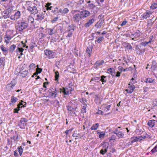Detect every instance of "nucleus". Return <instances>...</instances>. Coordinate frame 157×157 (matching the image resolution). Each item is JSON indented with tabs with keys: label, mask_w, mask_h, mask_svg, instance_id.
<instances>
[{
	"label": "nucleus",
	"mask_w": 157,
	"mask_h": 157,
	"mask_svg": "<svg viewBox=\"0 0 157 157\" xmlns=\"http://www.w3.org/2000/svg\"><path fill=\"white\" fill-rule=\"evenodd\" d=\"M28 26V22L27 21L22 20L18 23L17 29L19 31H22L26 29Z\"/></svg>",
	"instance_id": "1"
},
{
	"label": "nucleus",
	"mask_w": 157,
	"mask_h": 157,
	"mask_svg": "<svg viewBox=\"0 0 157 157\" xmlns=\"http://www.w3.org/2000/svg\"><path fill=\"white\" fill-rule=\"evenodd\" d=\"M109 146V144L107 142H102L100 145V146H102V148L100 150V153L102 155H105L107 152Z\"/></svg>",
	"instance_id": "2"
},
{
	"label": "nucleus",
	"mask_w": 157,
	"mask_h": 157,
	"mask_svg": "<svg viewBox=\"0 0 157 157\" xmlns=\"http://www.w3.org/2000/svg\"><path fill=\"white\" fill-rule=\"evenodd\" d=\"M74 12L75 13L79 12L82 19H84L90 16V12L89 11L86 10L82 11L75 10L73 11V13H74Z\"/></svg>",
	"instance_id": "3"
},
{
	"label": "nucleus",
	"mask_w": 157,
	"mask_h": 157,
	"mask_svg": "<svg viewBox=\"0 0 157 157\" xmlns=\"http://www.w3.org/2000/svg\"><path fill=\"white\" fill-rule=\"evenodd\" d=\"M136 51L138 54L142 55L143 53L145 50V48L140 43L138 45H136Z\"/></svg>",
	"instance_id": "4"
},
{
	"label": "nucleus",
	"mask_w": 157,
	"mask_h": 157,
	"mask_svg": "<svg viewBox=\"0 0 157 157\" xmlns=\"http://www.w3.org/2000/svg\"><path fill=\"white\" fill-rule=\"evenodd\" d=\"M37 5H31V6H28L27 7V10L31 14H35L37 13L38 10L36 7Z\"/></svg>",
	"instance_id": "5"
},
{
	"label": "nucleus",
	"mask_w": 157,
	"mask_h": 157,
	"mask_svg": "<svg viewBox=\"0 0 157 157\" xmlns=\"http://www.w3.org/2000/svg\"><path fill=\"white\" fill-rule=\"evenodd\" d=\"M73 11H72V14H73V20L75 23H78L81 19H82L81 15L79 12H77L76 13H74Z\"/></svg>",
	"instance_id": "6"
},
{
	"label": "nucleus",
	"mask_w": 157,
	"mask_h": 157,
	"mask_svg": "<svg viewBox=\"0 0 157 157\" xmlns=\"http://www.w3.org/2000/svg\"><path fill=\"white\" fill-rule=\"evenodd\" d=\"M45 54L48 56V58H54L56 56L55 52L46 49L44 51Z\"/></svg>",
	"instance_id": "7"
},
{
	"label": "nucleus",
	"mask_w": 157,
	"mask_h": 157,
	"mask_svg": "<svg viewBox=\"0 0 157 157\" xmlns=\"http://www.w3.org/2000/svg\"><path fill=\"white\" fill-rule=\"evenodd\" d=\"M28 121L27 119L25 118H21L18 124L20 128L22 129L25 128V126L26 125V123Z\"/></svg>",
	"instance_id": "8"
},
{
	"label": "nucleus",
	"mask_w": 157,
	"mask_h": 157,
	"mask_svg": "<svg viewBox=\"0 0 157 157\" xmlns=\"http://www.w3.org/2000/svg\"><path fill=\"white\" fill-rule=\"evenodd\" d=\"M21 16V12L20 11H17L15 12L14 15H11L10 19L13 21L17 20Z\"/></svg>",
	"instance_id": "9"
},
{
	"label": "nucleus",
	"mask_w": 157,
	"mask_h": 157,
	"mask_svg": "<svg viewBox=\"0 0 157 157\" xmlns=\"http://www.w3.org/2000/svg\"><path fill=\"white\" fill-rule=\"evenodd\" d=\"M128 88L129 89H127L126 91L129 94H131L135 88V86L133 85V83H130L128 84Z\"/></svg>",
	"instance_id": "10"
},
{
	"label": "nucleus",
	"mask_w": 157,
	"mask_h": 157,
	"mask_svg": "<svg viewBox=\"0 0 157 157\" xmlns=\"http://www.w3.org/2000/svg\"><path fill=\"white\" fill-rule=\"evenodd\" d=\"M21 76L23 77L26 76L28 73V70L25 69L24 68L21 67L20 72Z\"/></svg>",
	"instance_id": "11"
},
{
	"label": "nucleus",
	"mask_w": 157,
	"mask_h": 157,
	"mask_svg": "<svg viewBox=\"0 0 157 157\" xmlns=\"http://www.w3.org/2000/svg\"><path fill=\"white\" fill-rule=\"evenodd\" d=\"M53 90H54L53 89H50L48 90L49 95L50 97L55 98L56 95V90H55V91H54Z\"/></svg>",
	"instance_id": "12"
},
{
	"label": "nucleus",
	"mask_w": 157,
	"mask_h": 157,
	"mask_svg": "<svg viewBox=\"0 0 157 157\" xmlns=\"http://www.w3.org/2000/svg\"><path fill=\"white\" fill-rule=\"evenodd\" d=\"M151 14L152 13L151 12L147 10L145 13L141 15V18L143 19H146L149 17L150 14Z\"/></svg>",
	"instance_id": "13"
},
{
	"label": "nucleus",
	"mask_w": 157,
	"mask_h": 157,
	"mask_svg": "<svg viewBox=\"0 0 157 157\" xmlns=\"http://www.w3.org/2000/svg\"><path fill=\"white\" fill-rule=\"evenodd\" d=\"M95 21L94 18H92L89 19L85 25V26L86 27H88L91 25Z\"/></svg>",
	"instance_id": "14"
},
{
	"label": "nucleus",
	"mask_w": 157,
	"mask_h": 157,
	"mask_svg": "<svg viewBox=\"0 0 157 157\" xmlns=\"http://www.w3.org/2000/svg\"><path fill=\"white\" fill-rule=\"evenodd\" d=\"M116 150L113 148H111V149L109 152L107 154V157H112V154L116 152Z\"/></svg>",
	"instance_id": "15"
},
{
	"label": "nucleus",
	"mask_w": 157,
	"mask_h": 157,
	"mask_svg": "<svg viewBox=\"0 0 157 157\" xmlns=\"http://www.w3.org/2000/svg\"><path fill=\"white\" fill-rule=\"evenodd\" d=\"M151 68L153 71H155L157 69V65L156 61L153 60L152 62Z\"/></svg>",
	"instance_id": "16"
},
{
	"label": "nucleus",
	"mask_w": 157,
	"mask_h": 157,
	"mask_svg": "<svg viewBox=\"0 0 157 157\" xmlns=\"http://www.w3.org/2000/svg\"><path fill=\"white\" fill-rule=\"evenodd\" d=\"M12 10V8H9L4 11V13L6 15V16L9 17L10 15Z\"/></svg>",
	"instance_id": "17"
},
{
	"label": "nucleus",
	"mask_w": 157,
	"mask_h": 157,
	"mask_svg": "<svg viewBox=\"0 0 157 157\" xmlns=\"http://www.w3.org/2000/svg\"><path fill=\"white\" fill-rule=\"evenodd\" d=\"M142 34V33L140 32L139 30H137L136 31L134 34H131V36H134L135 37L137 38L140 37L141 35Z\"/></svg>",
	"instance_id": "18"
},
{
	"label": "nucleus",
	"mask_w": 157,
	"mask_h": 157,
	"mask_svg": "<svg viewBox=\"0 0 157 157\" xmlns=\"http://www.w3.org/2000/svg\"><path fill=\"white\" fill-rule=\"evenodd\" d=\"M155 121L153 120H149L147 123V125L150 127H153L155 124Z\"/></svg>",
	"instance_id": "19"
},
{
	"label": "nucleus",
	"mask_w": 157,
	"mask_h": 157,
	"mask_svg": "<svg viewBox=\"0 0 157 157\" xmlns=\"http://www.w3.org/2000/svg\"><path fill=\"white\" fill-rule=\"evenodd\" d=\"M37 18L36 20L38 21H41L44 18V16L43 15L39 13L37 15Z\"/></svg>",
	"instance_id": "20"
},
{
	"label": "nucleus",
	"mask_w": 157,
	"mask_h": 157,
	"mask_svg": "<svg viewBox=\"0 0 157 157\" xmlns=\"http://www.w3.org/2000/svg\"><path fill=\"white\" fill-rule=\"evenodd\" d=\"M124 46L125 48H127L128 49L130 50L132 49V46L130 44L128 43H124Z\"/></svg>",
	"instance_id": "21"
},
{
	"label": "nucleus",
	"mask_w": 157,
	"mask_h": 157,
	"mask_svg": "<svg viewBox=\"0 0 157 157\" xmlns=\"http://www.w3.org/2000/svg\"><path fill=\"white\" fill-rule=\"evenodd\" d=\"M16 81L15 80L13 79L11 81L10 84H8V85L9 87L13 88L16 85Z\"/></svg>",
	"instance_id": "22"
},
{
	"label": "nucleus",
	"mask_w": 157,
	"mask_h": 157,
	"mask_svg": "<svg viewBox=\"0 0 157 157\" xmlns=\"http://www.w3.org/2000/svg\"><path fill=\"white\" fill-rule=\"evenodd\" d=\"M75 27V26L73 24H72L71 25H69L67 27V31H68L72 32L74 30Z\"/></svg>",
	"instance_id": "23"
},
{
	"label": "nucleus",
	"mask_w": 157,
	"mask_h": 157,
	"mask_svg": "<svg viewBox=\"0 0 157 157\" xmlns=\"http://www.w3.org/2000/svg\"><path fill=\"white\" fill-rule=\"evenodd\" d=\"M16 48V46L15 44H13L11 45L9 49V52L11 53H12L14 51V50Z\"/></svg>",
	"instance_id": "24"
},
{
	"label": "nucleus",
	"mask_w": 157,
	"mask_h": 157,
	"mask_svg": "<svg viewBox=\"0 0 157 157\" xmlns=\"http://www.w3.org/2000/svg\"><path fill=\"white\" fill-rule=\"evenodd\" d=\"M69 11V10L67 8H65L62 10L61 9L59 10V12H60L62 14H64L67 13Z\"/></svg>",
	"instance_id": "25"
},
{
	"label": "nucleus",
	"mask_w": 157,
	"mask_h": 157,
	"mask_svg": "<svg viewBox=\"0 0 157 157\" xmlns=\"http://www.w3.org/2000/svg\"><path fill=\"white\" fill-rule=\"evenodd\" d=\"M92 47H87L86 50V52L89 54V56H90L92 52Z\"/></svg>",
	"instance_id": "26"
},
{
	"label": "nucleus",
	"mask_w": 157,
	"mask_h": 157,
	"mask_svg": "<svg viewBox=\"0 0 157 157\" xmlns=\"http://www.w3.org/2000/svg\"><path fill=\"white\" fill-rule=\"evenodd\" d=\"M99 126V124L98 123H97L95 124H93L92 126L91 127L90 129L92 130H96L98 128Z\"/></svg>",
	"instance_id": "27"
},
{
	"label": "nucleus",
	"mask_w": 157,
	"mask_h": 157,
	"mask_svg": "<svg viewBox=\"0 0 157 157\" xmlns=\"http://www.w3.org/2000/svg\"><path fill=\"white\" fill-rule=\"evenodd\" d=\"M100 81H101L102 82V84H103L104 83H105L106 82V77L104 75H102L100 77Z\"/></svg>",
	"instance_id": "28"
},
{
	"label": "nucleus",
	"mask_w": 157,
	"mask_h": 157,
	"mask_svg": "<svg viewBox=\"0 0 157 157\" xmlns=\"http://www.w3.org/2000/svg\"><path fill=\"white\" fill-rule=\"evenodd\" d=\"M0 48L2 51L3 52L4 54H7V48H5L3 45H1L0 46Z\"/></svg>",
	"instance_id": "29"
},
{
	"label": "nucleus",
	"mask_w": 157,
	"mask_h": 157,
	"mask_svg": "<svg viewBox=\"0 0 157 157\" xmlns=\"http://www.w3.org/2000/svg\"><path fill=\"white\" fill-rule=\"evenodd\" d=\"M104 63V61L103 60H101V61H97L95 63V65L96 67H98L102 65Z\"/></svg>",
	"instance_id": "30"
},
{
	"label": "nucleus",
	"mask_w": 157,
	"mask_h": 157,
	"mask_svg": "<svg viewBox=\"0 0 157 157\" xmlns=\"http://www.w3.org/2000/svg\"><path fill=\"white\" fill-rule=\"evenodd\" d=\"M97 133L99 134V138H103L105 137V133L103 132H98Z\"/></svg>",
	"instance_id": "31"
},
{
	"label": "nucleus",
	"mask_w": 157,
	"mask_h": 157,
	"mask_svg": "<svg viewBox=\"0 0 157 157\" xmlns=\"http://www.w3.org/2000/svg\"><path fill=\"white\" fill-rule=\"evenodd\" d=\"M87 106V105L86 104H85L82 106V109L81 112L82 113H86V108Z\"/></svg>",
	"instance_id": "32"
},
{
	"label": "nucleus",
	"mask_w": 157,
	"mask_h": 157,
	"mask_svg": "<svg viewBox=\"0 0 157 157\" xmlns=\"http://www.w3.org/2000/svg\"><path fill=\"white\" fill-rule=\"evenodd\" d=\"M18 100L17 98L16 97H14L12 96L11 98V101L13 103H15Z\"/></svg>",
	"instance_id": "33"
},
{
	"label": "nucleus",
	"mask_w": 157,
	"mask_h": 157,
	"mask_svg": "<svg viewBox=\"0 0 157 157\" xmlns=\"http://www.w3.org/2000/svg\"><path fill=\"white\" fill-rule=\"evenodd\" d=\"M5 57H2L0 59V66L2 65L4 66V61Z\"/></svg>",
	"instance_id": "34"
},
{
	"label": "nucleus",
	"mask_w": 157,
	"mask_h": 157,
	"mask_svg": "<svg viewBox=\"0 0 157 157\" xmlns=\"http://www.w3.org/2000/svg\"><path fill=\"white\" fill-rule=\"evenodd\" d=\"M117 136L119 138H123L124 134L121 131H119L117 133Z\"/></svg>",
	"instance_id": "35"
},
{
	"label": "nucleus",
	"mask_w": 157,
	"mask_h": 157,
	"mask_svg": "<svg viewBox=\"0 0 157 157\" xmlns=\"http://www.w3.org/2000/svg\"><path fill=\"white\" fill-rule=\"evenodd\" d=\"M55 80L58 81V78L59 77V74L58 71H57L55 72Z\"/></svg>",
	"instance_id": "36"
},
{
	"label": "nucleus",
	"mask_w": 157,
	"mask_h": 157,
	"mask_svg": "<svg viewBox=\"0 0 157 157\" xmlns=\"http://www.w3.org/2000/svg\"><path fill=\"white\" fill-rule=\"evenodd\" d=\"M88 6L89 9L91 10H94V8L96 7V6L93 3L89 4Z\"/></svg>",
	"instance_id": "37"
},
{
	"label": "nucleus",
	"mask_w": 157,
	"mask_h": 157,
	"mask_svg": "<svg viewBox=\"0 0 157 157\" xmlns=\"http://www.w3.org/2000/svg\"><path fill=\"white\" fill-rule=\"evenodd\" d=\"M60 90H61V89ZM62 91L65 95H68L69 94V91L66 88L65 89V88H63Z\"/></svg>",
	"instance_id": "38"
},
{
	"label": "nucleus",
	"mask_w": 157,
	"mask_h": 157,
	"mask_svg": "<svg viewBox=\"0 0 157 157\" xmlns=\"http://www.w3.org/2000/svg\"><path fill=\"white\" fill-rule=\"evenodd\" d=\"M100 77H94L92 78L91 80L90 81V82L91 81H94L95 82H98L100 81Z\"/></svg>",
	"instance_id": "39"
},
{
	"label": "nucleus",
	"mask_w": 157,
	"mask_h": 157,
	"mask_svg": "<svg viewBox=\"0 0 157 157\" xmlns=\"http://www.w3.org/2000/svg\"><path fill=\"white\" fill-rule=\"evenodd\" d=\"M140 137H138L137 136L135 137L134 139L132 140L131 143H132L133 144L134 142H136L138 140H142V139H140Z\"/></svg>",
	"instance_id": "40"
},
{
	"label": "nucleus",
	"mask_w": 157,
	"mask_h": 157,
	"mask_svg": "<svg viewBox=\"0 0 157 157\" xmlns=\"http://www.w3.org/2000/svg\"><path fill=\"white\" fill-rule=\"evenodd\" d=\"M49 30H50V32L49 33V34L51 35H52L56 32V31L55 30L54 28L52 29H50Z\"/></svg>",
	"instance_id": "41"
},
{
	"label": "nucleus",
	"mask_w": 157,
	"mask_h": 157,
	"mask_svg": "<svg viewBox=\"0 0 157 157\" xmlns=\"http://www.w3.org/2000/svg\"><path fill=\"white\" fill-rule=\"evenodd\" d=\"M151 42V41H149L148 42H143L140 43L143 46V47H144L145 46L147 45L149 43H150Z\"/></svg>",
	"instance_id": "42"
},
{
	"label": "nucleus",
	"mask_w": 157,
	"mask_h": 157,
	"mask_svg": "<svg viewBox=\"0 0 157 157\" xmlns=\"http://www.w3.org/2000/svg\"><path fill=\"white\" fill-rule=\"evenodd\" d=\"M104 39V37L103 36L100 37L97 40L95 41V42L96 43V41H97L98 43H100Z\"/></svg>",
	"instance_id": "43"
},
{
	"label": "nucleus",
	"mask_w": 157,
	"mask_h": 157,
	"mask_svg": "<svg viewBox=\"0 0 157 157\" xmlns=\"http://www.w3.org/2000/svg\"><path fill=\"white\" fill-rule=\"evenodd\" d=\"M157 8V3H153L151 6V8L152 9H155Z\"/></svg>",
	"instance_id": "44"
},
{
	"label": "nucleus",
	"mask_w": 157,
	"mask_h": 157,
	"mask_svg": "<svg viewBox=\"0 0 157 157\" xmlns=\"http://www.w3.org/2000/svg\"><path fill=\"white\" fill-rule=\"evenodd\" d=\"M154 79H153L151 78H147L146 79V80L145 81V82H149L150 83H152L154 81Z\"/></svg>",
	"instance_id": "45"
},
{
	"label": "nucleus",
	"mask_w": 157,
	"mask_h": 157,
	"mask_svg": "<svg viewBox=\"0 0 157 157\" xmlns=\"http://www.w3.org/2000/svg\"><path fill=\"white\" fill-rule=\"evenodd\" d=\"M17 149L20 155H21L23 152V149L21 147H18Z\"/></svg>",
	"instance_id": "46"
},
{
	"label": "nucleus",
	"mask_w": 157,
	"mask_h": 157,
	"mask_svg": "<svg viewBox=\"0 0 157 157\" xmlns=\"http://www.w3.org/2000/svg\"><path fill=\"white\" fill-rule=\"evenodd\" d=\"M156 152H157V148L155 147H154L153 149H152L151 151V154H155Z\"/></svg>",
	"instance_id": "47"
},
{
	"label": "nucleus",
	"mask_w": 157,
	"mask_h": 157,
	"mask_svg": "<svg viewBox=\"0 0 157 157\" xmlns=\"http://www.w3.org/2000/svg\"><path fill=\"white\" fill-rule=\"evenodd\" d=\"M24 50V49L23 48H19V47H17V48L16 50V52H22Z\"/></svg>",
	"instance_id": "48"
},
{
	"label": "nucleus",
	"mask_w": 157,
	"mask_h": 157,
	"mask_svg": "<svg viewBox=\"0 0 157 157\" xmlns=\"http://www.w3.org/2000/svg\"><path fill=\"white\" fill-rule=\"evenodd\" d=\"M80 102L84 105L85 104H86V100L85 98H82L80 100Z\"/></svg>",
	"instance_id": "49"
},
{
	"label": "nucleus",
	"mask_w": 157,
	"mask_h": 157,
	"mask_svg": "<svg viewBox=\"0 0 157 157\" xmlns=\"http://www.w3.org/2000/svg\"><path fill=\"white\" fill-rule=\"evenodd\" d=\"M118 69L119 71H125L127 69V68L126 69H124L123 68V67L119 66L118 67Z\"/></svg>",
	"instance_id": "50"
},
{
	"label": "nucleus",
	"mask_w": 157,
	"mask_h": 157,
	"mask_svg": "<svg viewBox=\"0 0 157 157\" xmlns=\"http://www.w3.org/2000/svg\"><path fill=\"white\" fill-rule=\"evenodd\" d=\"M116 138V136L114 135H112L109 139V141L115 140Z\"/></svg>",
	"instance_id": "51"
},
{
	"label": "nucleus",
	"mask_w": 157,
	"mask_h": 157,
	"mask_svg": "<svg viewBox=\"0 0 157 157\" xmlns=\"http://www.w3.org/2000/svg\"><path fill=\"white\" fill-rule=\"evenodd\" d=\"M111 106V105H108L105 107L104 111L105 112H107L110 109V107Z\"/></svg>",
	"instance_id": "52"
},
{
	"label": "nucleus",
	"mask_w": 157,
	"mask_h": 157,
	"mask_svg": "<svg viewBox=\"0 0 157 157\" xmlns=\"http://www.w3.org/2000/svg\"><path fill=\"white\" fill-rule=\"evenodd\" d=\"M42 71V69L38 68L36 69V71L37 72L38 74L40 73Z\"/></svg>",
	"instance_id": "53"
},
{
	"label": "nucleus",
	"mask_w": 157,
	"mask_h": 157,
	"mask_svg": "<svg viewBox=\"0 0 157 157\" xmlns=\"http://www.w3.org/2000/svg\"><path fill=\"white\" fill-rule=\"evenodd\" d=\"M28 20L29 21H31V22L32 23H33L34 22V19L32 17L29 16L28 18Z\"/></svg>",
	"instance_id": "54"
},
{
	"label": "nucleus",
	"mask_w": 157,
	"mask_h": 157,
	"mask_svg": "<svg viewBox=\"0 0 157 157\" xmlns=\"http://www.w3.org/2000/svg\"><path fill=\"white\" fill-rule=\"evenodd\" d=\"M67 109L68 110L70 111H72L74 109V108H73L71 106L69 105L67 107Z\"/></svg>",
	"instance_id": "55"
},
{
	"label": "nucleus",
	"mask_w": 157,
	"mask_h": 157,
	"mask_svg": "<svg viewBox=\"0 0 157 157\" xmlns=\"http://www.w3.org/2000/svg\"><path fill=\"white\" fill-rule=\"evenodd\" d=\"M36 67V65H35V64L34 63H32L31 64L29 67L30 68H34Z\"/></svg>",
	"instance_id": "56"
},
{
	"label": "nucleus",
	"mask_w": 157,
	"mask_h": 157,
	"mask_svg": "<svg viewBox=\"0 0 157 157\" xmlns=\"http://www.w3.org/2000/svg\"><path fill=\"white\" fill-rule=\"evenodd\" d=\"M58 17H56L54 18L53 20H52V22L54 23L58 19Z\"/></svg>",
	"instance_id": "57"
},
{
	"label": "nucleus",
	"mask_w": 157,
	"mask_h": 157,
	"mask_svg": "<svg viewBox=\"0 0 157 157\" xmlns=\"http://www.w3.org/2000/svg\"><path fill=\"white\" fill-rule=\"evenodd\" d=\"M127 23V21H124L121 24V26H123L126 24Z\"/></svg>",
	"instance_id": "58"
},
{
	"label": "nucleus",
	"mask_w": 157,
	"mask_h": 157,
	"mask_svg": "<svg viewBox=\"0 0 157 157\" xmlns=\"http://www.w3.org/2000/svg\"><path fill=\"white\" fill-rule=\"evenodd\" d=\"M78 50L76 49H75L74 50V52L76 56H78Z\"/></svg>",
	"instance_id": "59"
},
{
	"label": "nucleus",
	"mask_w": 157,
	"mask_h": 157,
	"mask_svg": "<svg viewBox=\"0 0 157 157\" xmlns=\"http://www.w3.org/2000/svg\"><path fill=\"white\" fill-rule=\"evenodd\" d=\"M72 35V32H69L68 33L67 37H70Z\"/></svg>",
	"instance_id": "60"
},
{
	"label": "nucleus",
	"mask_w": 157,
	"mask_h": 157,
	"mask_svg": "<svg viewBox=\"0 0 157 157\" xmlns=\"http://www.w3.org/2000/svg\"><path fill=\"white\" fill-rule=\"evenodd\" d=\"M20 110V109L15 108L14 109V113H18V111H19Z\"/></svg>",
	"instance_id": "61"
},
{
	"label": "nucleus",
	"mask_w": 157,
	"mask_h": 157,
	"mask_svg": "<svg viewBox=\"0 0 157 157\" xmlns=\"http://www.w3.org/2000/svg\"><path fill=\"white\" fill-rule=\"evenodd\" d=\"M58 8L57 7L54 10L53 12L55 13V14L57 13L58 11H59V10H58Z\"/></svg>",
	"instance_id": "62"
},
{
	"label": "nucleus",
	"mask_w": 157,
	"mask_h": 157,
	"mask_svg": "<svg viewBox=\"0 0 157 157\" xmlns=\"http://www.w3.org/2000/svg\"><path fill=\"white\" fill-rule=\"evenodd\" d=\"M48 83V82H44L43 83V86L45 88H46L47 87H46V84H47Z\"/></svg>",
	"instance_id": "63"
},
{
	"label": "nucleus",
	"mask_w": 157,
	"mask_h": 157,
	"mask_svg": "<svg viewBox=\"0 0 157 157\" xmlns=\"http://www.w3.org/2000/svg\"><path fill=\"white\" fill-rule=\"evenodd\" d=\"M121 73L119 71H117V74L115 75L116 77H119L120 76Z\"/></svg>",
	"instance_id": "64"
}]
</instances>
